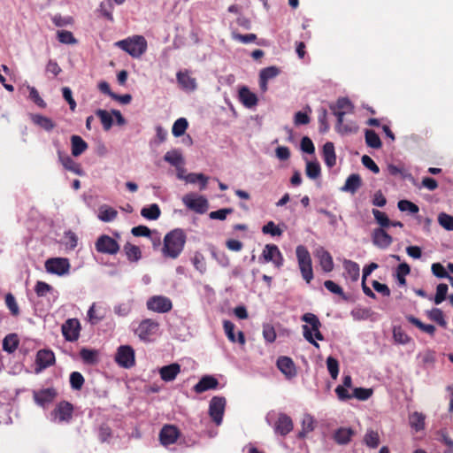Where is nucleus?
Masks as SVG:
<instances>
[{
	"label": "nucleus",
	"instance_id": "32",
	"mask_svg": "<svg viewBox=\"0 0 453 453\" xmlns=\"http://www.w3.org/2000/svg\"><path fill=\"white\" fill-rule=\"evenodd\" d=\"M71 150L73 157H79L88 149V143L79 135H72Z\"/></svg>",
	"mask_w": 453,
	"mask_h": 453
},
{
	"label": "nucleus",
	"instance_id": "28",
	"mask_svg": "<svg viewBox=\"0 0 453 453\" xmlns=\"http://www.w3.org/2000/svg\"><path fill=\"white\" fill-rule=\"evenodd\" d=\"M177 81L182 89L187 91H194L196 88V81L191 77L187 71L177 73Z\"/></svg>",
	"mask_w": 453,
	"mask_h": 453
},
{
	"label": "nucleus",
	"instance_id": "40",
	"mask_svg": "<svg viewBox=\"0 0 453 453\" xmlns=\"http://www.w3.org/2000/svg\"><path fill=\"white\" fill-rule=\"evenodd\" d=\"M124 251L130 262H137L142 257V252L138 246L127 242L124 246Z\"/></svg>",
	"mask_w": 453,
	"mask_h": 453
},
{
	"label": "nucleus",
	"instance_id": "26",
	"mask_svg": "<svg viewBox=\"0 0 453 453\" xmlns=\"http://www.w3.org/2000/svg\"><path fill=\"white\" fill-rule=\"evenodd\" d=\"M239 100L247 108H252L257 104V96L249 88L243 86L239 89Z\"/></svg>",
	"mask_w": 453,
	"mask_h": 453
},
{
	"label": "nucleus",
	"instance_id": "61",
	"mask_svg": "<svg viewBox=\"0 0 453 453\" xmlns=\"http://www.w3.org/2000/svg\"><path fill=\"white\" fill-rule=\"evenodd\" d=\"M262 233L265 234H271L272 236H280L283 231L276 226L273 221H269L263 226Z\"/></svg>",
	"mask_w": 453,
	"mask_h": 453
},
{
	"label": "nucleus",
	"instance_id": "7",
	"mask_svg": "<svg viewBox=\"0 0 453 453\" xmlns=\"http://www.w3.org/2000/svg\"><path fill=\"white\" fill-rule=\"evenodd\" d=\"M73 416V405L67 401L59 402L51 411L52 419L58 423H69Z\"/></svg>",
	"mask_w": 453,
	"mask_h": 453
},
{
	"label": "nucleus",
	"instance_id": "23",
	"mask_svg": "<svg viewBox=\"0 0 453 453\" xmlns=\"http://www.w3.org/2000/svg\"><path fill=\"white\" fill-rule=\"evenodd\" d=\"M180 371V365L178 363H173L168 365L162 366L158 372L162 380L170 382L176 379Z\"/></svg>",
	"mask_w": 453,
	"mask_h": 453
},
{
	"label": "nucleus",
	"instance_id": "34",
	"mask_svg": "<svg viewBox=\"0 0 453 453\" xmlns=\"http://www.w3.org/2000/svg\"><path fill=\"white\" fill-rule=\"evenodd\" d=\"M32 121L34 122V124L39 126L41 128L48 132L51 131L56 127V124L50 118H48L41 114L33 115Z\"/></svg>",
	"mask_w": 453,
	"mask_h": 453
},
{
	"label": "nucleus",
	"instance_id": "44",
	"mask_svg": "<svg viewBox=\"0 0 453 453\" xmlns=\"http://www.w3.org/2000/svg\"><path fill=\"white\" fill-rule=\"evenodd\" d=\"M95 113L100 119L104 129L105 131L110 130L113 124L111 112L110 113L106 110L98 109Z\"/></svg>",
	"mask_w": 453,
	"mask_h": 453
},
{
	"label": "nucleus",
	"instance_id": "1",
	"mask_svg": "<svg viewBox=\"0 0 453 453\" xmlns=\"http://www.w3.org/2000/svg\"><path fill=\"white\" fill-rule=\"evenodd\" d=\"M187 241V235L183 229L175 228L167 233L164 237L162 254L165 257L175 259L182 252Z\"/></svg>",
	"mask_w": 453,
	"mask_h": 453
},
{
	"label": "nucleus",
	"instance_id": "3",
	"mask_svg": "<svg viewBox=\"0 0 453 453\" xmlns=\"http://www.w3.org/2000/svg\"><path fill=\"white\" fill-rule=\"evenodd\" d=\"M115 45L134 58H139L146 52L148 48L147 41L142 35L129 36L118 41Z\"/></svg>",
	"mask_w": 453,
	"mask_h": 453
},
{
	"label": "nucleus",
	"instance_id": "17",
	"mask_svg": "<svg viewBox=\"0 0 453 453\" xmlns=\"http://www.w3.org/2000/svg\"><path fill=\"white\" fill-rule=\"evenodd\" d=\"M57 395L58 392L54 388L35 390L33 392L35 402L42 407H45L47 404L52 403Z\"/></svg>",
	"mask_w": 453,
	"mask_h": 453
},
{
	"label": "nucleus",
	"instance_id": "58",
	"mask_svg": "<svg viewBox=\"0 0 453 453\" xmlns=\"http://www.w3.org/2000/svg\"><path fill=\"white\" fill-rule=\"evenodd\" d=\"M112 436V430L111 426L106 424L103 423L100 425L98 428V438L101 442H106L108 441Z\"/></svg>",
	"mask_w": 453,
	"mask_h": 453
},
{
	"label": "nucleus",
	"instance_id": "21",
	"mask_svg": "<svg viewBox=\"0 0 453 453\" xmlns=\"http://www.w3.org/2000/svg\"><path fill=\"white\" fill-rule=\"evenodd\" d=\"M372 242L380 249H387L393 242V238L383 228H375L372 234Z\"/></svg>",
	"mask_w": 453,
	"mask_h": 453
},
{
	"label": "nucleus",
	"instance_id": "13",
	"mask_svg": "<svg viewBox=\"0 0 453 453\" xmlns=\"http://www.w3.org/2000/svg\"><path fill=\"white\" fill-rule=\"evenodd\" d=\"M70 266L69 260L65 257L49 258L45 262V268L47 272L57 275L68 273Z\"/></svg>",
	"mask_w": 453,
	"mask_h": 453
},
{
	"label": "nucleus",
	"instance_id": "22",
	"mask_svg": "<svg viewBox=\"0 0 453 453\" xmlns=\"http://www.w3.org/2000/svg\"><path fill=\"white\" fill-rule=\"evenodd\" d=\"M219 386V380L212 375H204L194 386L193 389L196 393L201 394L205 391L215 389Z\"/></svg>",
	"mask_w": 453,
	"mask_h": 453
},
{
	"label": "nucleus",
	"instance_id": "18",
	"mask_svg": "<svg viewBox=\"0 0 453 453\" xmlns=\"http://www.w3.org/2000/svg\"><path fill=\"white\" fill-rule=\"evenodd\" d=\"M179 436L178 428L173 425H165L159 433V440L164 446L173 444Z\"/></svg>",
	"mask_w": 453,
	"mask_h": 453
},
{
	"label": "nucleus",
	"instance_id": "25",
	"mask_svg": "<svg viewBox=\"0 0 453 453\" xmlns=\"http://www.w3.org/2000/svg\"><path fill=\"white\" fill-rule=\"evenodd\" d=\"M355 435V431L350 427H340L333 434V439L339 445H346L350 442Z\"/></svg>",
	"mask_w": 453,
	"mask_h": 453
},
{
	"label": "nucleus",
	"instance_id": "41",
	"mask_svg": "<svg viewBox=\"0 0 453 453\" xmlns=\"http://www.w3.org/2000/svg\"><path fill=\"white\" fill-rule=\"evenodd\" d=\"M118 216V211L112 207L103 205L99 209L98 218L104 222L113 221Z\"/></svg>",
	"mask_w": 453,
	"mask_h": 453
},
{
	"label": "nucleus",
	"instance_id": "5",
	"mask_svg": "<svg viewBox=\"0 0 453 453\" xmlns=\"http://www.w3.org/2000/svg\"><path fill=\"white\" fill-rule=\"evenodd\" d=\"M95 249L100 254L116 255L120 249L119 242L107 234L100 235L96 242Z\"/></svg>",
	"mask_w": 453,
	"mask_h": 453
},
{
	"label": "nucleus",
	"instance_id": "14",
	"mask_svg": "<svg viewBox=\"0 0 453 453\" xmlns=\"http://www.w3.org/2000/svg\"><path fill=\"white\" fill-rule=\"evenodd\" d=\"M61 331L67 342H75L80 337L81 323L77 319H68L62 325Z\"/></svg>",
	"mask_w": 453,
	"mask_h": 453
},
{
	"label": "nucleus",
	"instance_id": "52",
	"mask_svg": "<svg viewBox=\"0 0 453 453\" xmlns=\"http://www.w3.org/2000/svg\"><path fill=\"white\" fill-rule=\"evenodd\" d=\"M325 288L333 294L340 296L343 300L347 301L348 297L343 292L342 287L336 284L334 281L327 280L324 282Z\"/></svg>",
	"mask_w": 453,
	"mask_h": 453
},
{
	"label": "nucleus",
	"instance_id": "4",
	"mask_svg": "<svg viewBox=\"0 0 453 453\" xmlns=\"http://www.w3.org/2000/svg\"><path fill=\"white\" fill-rule=\"evenodd\" d=\"M296 254L303 279L310 283L313 279L312 262L309 250L303 245L296 247Z\"/></svg>",
	"mask_w": 453,
	"mask_h": 453
},
{
	"label": "nucleus",
	"instance_id": "29",
	"mask_svg": "<svg viewBox=\"0 0 453 453\" xmlns=\"http://www.w3.org/2000/svg\"><path fill=\"white\" fill-rule=\"evenodd\" d=\"M352 378L350 375H345L342 380V385H339L335 388V393L341 401H347L352 398L347 388H351Z\"/></svg>",
	"mask_w": 453,
	"mask_h": 453
},
{
	"label": "nucleus",
	"instance_id": "55",
	"mask_svg": "<svg viewBox=\"0 0 453 453\" xmlns=\"http://www.w3.org/2000/svg\"><path fill=\"white\" fill-rule=\"evenodd\" d=\"M84 377L79 372H73L70 374V385L73 389L80 390L84 385Z\"/></svg>",
	"mask_w": 453,
	"mask_h": 453
},
{
	"label": "nucleus",
	"instance_id": "38",
	"mask_svg": "<svg viewBox=\"0 0 453 453\" xmlns=\"http://www.w3.org/2000/svg\"><path fill=\"white\" fill-rule=\"evenodd\" d=\"M315 420L312 416L305 414L302 420V430L298 433V438L303 439L315 428Z\"/></svg>",
	"mask_w": 453,
	"mask_h": 453
},
{
	"label": "nucleus",
	"instance_id": "31",
	"mask_svg": "<svg viewBox=\"0 0 453 453\" xmlns=\"http://www.w3.org/2000/svg\"><path fill=\"white\" fill-rule=\"evenodd\" d=\"M323 158L327 167L332 168L336 165V155L334 143L327 142L323 146Z\"/></svg>",
	"mask_w": 453,
	"mask_h": 453
},
{
	"label": "nucleus",
	"instance_id": "46",
	"mask_svg": "<svg viewBox=\"0 0 453 453\" xmlns=\"http://www.w3.org/2000/svg\"><path fill=\"white\" fill-rule=\"evenodd\" d=\"M188 127V122L185 118L178 119L173 125L172 133L173 136L180 137L183 135Z\"/></svg>",
	"mask_w": 453,
	"mask_h": 453
},
{
	"label": "nucleus",
	"instance_id": "10",
	"mask_svg": "<svg viewBox=\"0 0 453 453\" xmlns=\"http://www.w3.org/2000/svg\"><path fill=\"white\" fill-rule=\"evenodd\" d=\"M159 324L151 319H146L141 321L138 326L134 330V334L144 342H149L150 337L156 334L158 329Z\"/></svg>",
	"mask_w": 453,
	"mask_h": 453
},
{
	"label": "nucleus",
	"instance_id": "57",
	"mask_svg": "<svg viewBox=\"0 0 453 453\" xmlns=\"http://www.w3.org/2000/svg\"><path fill=\"white\" fill-rule=\"evenodd\" d=\"M98 11L101 12V14L107 19L110 21H113V5L111 0H108L106 2H102L99 5Z\"/></svg>",
	"mask_w": 453,
	"mask_h": 453
},
{
	"label": "nucleus",
	"instance_id": "11",
	"mask_svg": "<svg viewBox=\"0 0 453 453\" xmlns=\"http://www.w3.org/2000/svg\"><path fill=\"white\" fill-rule=\"evenodd\" d=\"M330 110L333 114L337 118L336 130L342 134H356L358 131V125L350 121L346 124L343 123V118L346 111H336L334 105H330Z\"/></svg>",
	"mask_w": 453,
	"mask_h": 453
},
{
	"label": "nucleus",
	"instance_id": "49",
	"mask_svg": "<svg viewBox=\"0 0 453 453\" xmlns=\"http://www.w3.org/2000/svg\"><path fill=\"white\" fill-rule=\"evenodd\" d=\"M411 272V267L406 263L400 264L396 268V278L399 285L404 286L406 284L405 276Z\"/></svg>",
	"mask_w": 453,
	"mask_h": 453
},
{
	"label": "nucleus",
	"instance_id": "59",
	"mask_svg": "<svg viewBox=\"0 0 453 453\" xmlns=\"http://www.w3.org/2000/svg\"><path fill=\"white\" fill-rule=\"evenodd\" d=\"M192 263L195 268L201 273H203L206 271L205 257L202 253L196 252L192 258Z\"/></svg>",
	"mask_w": 453,
	"mask_h": 453
},
{
	"label": "nucleus",
	"instance_id": "47",
	"mask_svg": "<svg viewBox=\"0 0 453 453\" xmlns=\"http://www.w3.org/2000/svg\"><path fill=\"white\" fill-rule=\"evenodd\" d=\"M185 180L187 182H189V183L200 182V184H201L200 189L201 190H203L206 188L207 182H208V177L203 173H188L185 177Z\"/></svg>",
	"mask_w": 453,
	"mask_h": 453
},
{
	"label": "nucleus",
	"instance_id": "30",
	"mask_svg": "<svg viewBox=\"0 0 453 453\" xmlns=\"http://www.w3.org/2000/svg\"><path fill=\"white\" fill-rule=\"evenodd\" d=\"M362 185L361 178L358 174L353 173L349 175L345 184L341 188L342 191L355 194Z\"/></svg>",
	"mask_w": 453,
	"mask_h": 453
},
{
	"label": "nucleus",
	"instance_id": "63",
	"mask_svg": "<svg viewBox=\"0 0 453 453\" xmlns=\"http://www.w3.org/2000/svg\"><path fill=\"white\" fill-rule=\"evenodd\" d=\"M439 224L446 230H453V216L441 212L438 216Z\"/></svg>",
	"mask_w": 453,
	"mask_h": 453
},
{
	"label": "nucleus",
	"instance_id": "50",
	"mask_svg": "<svg viewBox=\"0 0 453 453\" xmlns=\"http://www.w3.org/2000/svg\"><path fill=\"white\" fill-rule=\"evenodd\" d=\"M344 268L352 280H357L359 277V265L357 263L350 260L345 261Z\"/></svg>",
	"mask_w": 453,
	"mask_h": 453
},
{
	"label": "nucleus",
	"instance_id": "24",
	"mask_svg": "<svg viewBox=\"0 0 453 453\" xmlns=\"http://www.w3.org/2000/svg\"><path fill=\"white\" fill-rule=\"evenodd\" d=\"M277 367L288 378H293L296 374L295 364L288 357H280L277 360Z\"/></svg>",
	"mask_w": 453,
	"mask_h": 453
},
{
	"label": "nucleus",
	"instance_id": "54",
	"mask_svg": "<svg viewBox=\"0 0 453 453\" xmlns=\"http://www.w3.org/2000/svg\"><path fill=\"white\" fill-rule=\"evenodd\" d=\"M372 214L376 222L380 226V228L388 227L390 226L391 220L385 212L377 209H372Z\"/></svg>",
	"mask_w": 453,
	"mask_h": 453
},
{
	"label": "nucleus",
	"instance_id": "45",
	"mask_svg": "<svg viewBox=\"0 0 453 453\" xmlns=\"http://www.w3.org/2000/svg\"><path fill=\"white\" fill-rule=\"evenodd\" d=\"M365 444L372 449H376L380 445V435L377 431L368 430L364 436Z\"/></svg>",
	"mask_w": 453,
	"mask_h": 453
},
{
	"label": "nucleus",
	"instance_id": "9",
	"mask_svg": "<svg viewBox=\"0 0 453 453\" xmlns=\"http://www.w3.org/2000/svg\"><path fill=\"white\" fill-rule=\"evenodd\" d=\"M226 403V398L223 396H213L210 401L209 414L218 426L222 422Z\"/></svg>",
	"mask_w": 453,
	"mask_h": 453
},
{
	"label": "nucleus",
	"instance_id": "15",
	"mask_svg": "<svg viewBox=\"0 0 453 453\" xmlns=\"http://www.w3.org/2000/svg\"><path fill=\"white\" fill-rule=\"evenodd\" d=\"M262 257L266 263L273 262L277 268L283 265V256L275 244H266L263 250Z\"/></svg>",
	"mask_w": 453,
	"mask_h": 453
},
{
	"label": "nucleus",
	"instance_id": "53",
	"mask_svg": "<svg viewBox=\"0 0 453 453\" xmlns=\"http://www.w3.org/2000/svg\"><path fill=\"white\" fill-rule=\"evenodd\" d=\"M58 40L64 44H75L77 40L73 33L67 30H58L57 33Z\"/></svg>",
	"mask_w": 453,
	"mask_h": 453
},
{
	"label": "nucleus",
	"instance_id": "51",
	"mask_svg": "<svg viewBox=\"0 0 453 453\" xmlns=\"http://www.w3.org/2000/svg\"><path fill=\"white\" fill-rule=\"evenodd\" d=\"M5 304L8 307L11 314L14 317L19 315V308L16 302L14 296L12 293H8L5 296Z\"/></svg>",
	"mask_w": 453,
	"mask_h": 453
},
{
	"label": "nucleus",
	"instance_id": "12",
	"mask_svg": "<svg viewBox=\"0 0 453 453\" xmlns=\"http://www.w3.org/2000/svg\"><path fill=\"white\" fill-rule=\"evenodd\" d=\"M115 360L121 367H133L135 364L134 349L128 345H122L119 347Z\"/></svg>",
	"mask_w": 453,
	"mask_h": 453
},
{
	"label": "nucleus",
	"instance_id": "37",
	"mask_svg": "<svg viewBox=\"0 0 453 453\" xmlns=\"http://www.w3.org/2000/svg\"><path fill=\"white\" fill-rule=\"evenodd\" d=\"M365 143L368 147L372 149H380L382 142L378 134L372 129H366L365 132Z\"/></svg>",
	"mask_w": 453,
	"mask_h": 453
},
{
	"label": "nucleus",
	"instance_id": "27",
	"mask_svg": "<svg viewBox=\"0 0 453 453\" xmlns=\"http://www.w3.org/2000/svg\"><path fill=\"white\" fill-rule=\"evenodd\" d=\"M223 327H224L225 334L230 342H237L242 345L245 344V342H246L245 336L242 331H239L238 337L237 338L235 337V334H234L235 326L233 322H231L229 320H224Z\"/></svg>",
	"mask_w": 453,
	"mask_h": 453
},
{
	"label": "nucleus",
	"instance_id": "56",
	"mask_svg": "<svg viewBox=\"0 0 453 453\" xmlns=\"http://www.w3.org/2000/svg\"><path fill=\"white\" fill-rule=\"evenodd\" d=\"M53 291L52 286L50 284L38 280L35 286V292L36 293L37 296L39 297H44L49 293H51Z\"/></svg>",
	"mask_w": 453,
	"mask_h": 453
},
{
	"label": "nucleus",
	"instance_id": "62",
	"mask_svg": "<svg viewBox=\"0 0 453 453\" xmlns=\"http://www.w3.org/2000/svg\"><path fill=\"white\" fill-rule=\"evenodd\" d=\"M327 370L334 380H336L339 374V362L333 357L326 358Z\"/></svg>",
	"mask_w": 453,
	"mask_h": 453
},
{
	"label": "nucleus",
	"instance_id": "2",
	"mask_svg": "<svg viewBox=\"0 0 453 453\" xmlns=\"http://www.w3.org/2000/svg\"><path fill=\"white\" fill-rule=\"evenodd\" d=\"M301 319L308 324L302 326L304 339L319 349V344L316 340L324 341V336L319 330L322 325L319 318L313 313L307 312L302 316Z\"/></svg>",
	"mask_w": 453,
	"mask_h": 453
},
{
	"label": "nucleus",
	"instance_id": "6",
	"mask_svg": "<svg viewBox=\"0 0 453 453\" xmlns=\"http://www.w3.org/2000/svg\"><path fill=\"white\" fill-rule=\"evenodd\" d=\"M183 203L191 211L203 214L209 207L208 200L203 196L194 193H188L182 197Z\"/></svg>",
	"mask_w": 453,
	"mask_h": 453
},
{
	"label": "nucleus",
	"instance_id": "35",
	"mask_svg": "<svg viewBox=\"0 0 453 453\" xmlns=\"http://www.w3.org/2000/svg\"><path fill=\"white\" fill-rule=\"evenodd\" d=\"M318 254L319 264L323 271L326 273L331 272L334 269V261L331 254L323 249L319 251Z\"/></svg>",
	"mask_w": 453,
	"mask_h": 453
},
{
	"label": "nucleus",
	"instance_id": "60",
	"mask_svg": "<svg viewBox=\"0 0 453 453\" xmlns=\"http://www.w3.org/2000/svg\"><path fill=\"white\" fill-rule=\"evenodd\" d=\"M397 207L401 211H410L411 214H416L419 211L418 206L409 200H400Z\"/></svg>",
	"mask_w": 453,
	"mask_h": 453
},
{
	"label": "nucleus",
	"instance_id": "20",
	"mask_svg": "<svg viewBox=\"0 0 453 453\" xmlns=\"http://www.w3.org/2000/svg\"><path fill=\"white\" fill-rule=\"evenodd\" d=\"M293 427L291 418L285 413H280L275 422L274 431L281 436H286L293 430Z\"/></svg>",
	"mask_w": 453,
	"mask_h": 453
},
{
	"label": "nucleus",
	"instance_id": "43",
	"mask_svg": "<svg viewBox=\"0 0 453 453\" xmlns=\"http://www.w3.org/2000/svg\"><path fill=\"white\" fill-rule=\"evenodd\" d=\"M407 320L419 328L421 331L430 334L434 335L435 333V326L434 325L430 324H424L422 321H420L418 319L415 318L414 316H408Z\"/></svg>",
	"mask_w": 453,
	"mask_h": 453
},
{
	"label": "nucleus",
	"instance_id": "36",
	"mask_svg": "<svg viewBox=\"0 0 453 453\" xmlns=\"http://www.w3.org/2000/svg\"><path fill=\"white\" fill-rule=\"evenodd\" d=\"M19 344V337L16 334H9L3 340V349L8 353H13Z\"/></svg>",
	"mask_w": 453,
	"mask_h": 453
},
{
	"label": "nucleus",
	"instance_id": "39",
	"mask_svg": "<svg viewBox=\"0 0 453 453\" xmlns=\"http://www.w3.org/2000/svg\"><path fill=\"white\" fill-rule=\"evenodd\" d=\"M105 316V313L102 307H97L96 303H93L88 311V320L91 324L95 325L100 322Z\"/></svg>",
	"mask_w": 453,
	"mask_h": 453
},
{
	"label": "nucleus",
	"instance_id": "42",
	"mask_svg": "<svg viewBox=\"0 0 453 453\" xmlns=\"http://www.w3.org/2000/svg\"><path fill=\"white\" fill-rule=\"evenodd\" d=\"M161 211L157 203H152L149 207H144L141 211V215L147 219L156 220L160 217Z\"/></svg>",
	"mask_w": 453,
	"mask_h": 453
},
{
	"label": "nucleus",
	"instance_id": "19",
	"mask_svg": "<svg viewBox=\"0 0 453 453\" xmlns=\"http://www.w3.org/2000/svg\"><path fill=\"white\" fill-rule=\"evenodd\" d=\"M58 160L67 171H70L79 176L84 175V171L81 165L74 161L70 156L62 153L60 150L58 151Z\"/></svg>",
	"mask_w": 453,
	"mask_h": 453
},
{
	"label": "nucleus",
	"instance_id": "48",
	"mask_svg": "<svg viewBox=\"0 0 453 453\" xmlns=\"http://www.w3.org/2000/svg\"><path fill=\"white\" fill-rule=\"evenodd\" d=\"M306 175L310 179H317L320 176L321 168L318 162L308 161L305 169Z\"/></svg>",
	"mask_w": 453,
	"mask_h": 453
},
{
	"label": "nucleus",
	"instance_id": "8",
	"mask_svg": "<svg viewBox=\"0 0 453 453\" xmlns=\"http://www.w3.org/2000/svg\"><path fill=\"white\" fill-rule=\"evenodd\" d=\"M147 309L157 313H166L173 309L170 298L164 296H153L147 300Z\"/></svg>",
	"mask_w": 453,
	"mask_h": 453
},
{
	"label": "nucleus",
	"instance_id": "64",
	"mask_svg": "<svg viewBox=\"0 0 453 453\" xmlns=\"http://www.w3.org/2000/svg\"><path fill=\"white\" fill-rule=\"evenodd\" d=\"M440 441L447 447L444 453H453V440L449 436L446 430L439 431Z\"/></svg>",
	"mask_w": 453,
	"mask_h": 453
},
{
	"label": "nucleus",
	"instance_id": "33",
	"mask_svg": "<svg viewBox=\"0 0 453 453\" xmlns=\"http://www.w3.org/2000/svg\"><path fill=\"white\" fill-rule=\"evenodd\" d=\"M426 416L418 411H414L409 416V424L412 429L416 432H419L425 429Z\"/></svg>",
	"mask_w": 453,
	"mask_h": 453
},
{
	"label": "nucleus",
	"instance_id": "16",
	"mask_svg": "<svg viewBox=\"0 0 453 453\" xmlns=\"http://www.w3.org/2000/svg\"><path fill=\"white\" fill-rule=\"evenodd\" d=\"M56 362L55 354L52 350L43 349H40L36 354L35 364L36 372H41L51 365Z\"/></svg>",
	"mask_w": 453,
	"mask_h": 453
}]
</instances>
